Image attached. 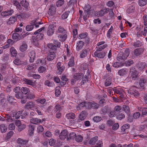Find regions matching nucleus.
<instances>
[{
    "mask_svg": "<svg viewBox=\"0 0 147 147\" xmlns=\"http://www.w3.org/2000/svg\"><path fill=\"white\" fill-rule=\"evenodd\" d=\"M129 53L128 50H126L124 52H120L117 55V60L119 61H122L126 59L129 56Z\"/></svg>",
    "mask_w": 147,
    "mask_h": 147,
    "instance_id": "nucleus-1",
    "label": "nucleus"
},
{
    "mask_svg": "<svg viewBox=\"0 0 147 147\" xmlns=\"http://www.w3.org/2000/svg\"><path fill=\"white\" fill-rule=\"evenodd\" d=\"M136 88L137 89L135 86H133L128 91V94L130 95H134L136 97L138 96L139 94L136 89Z\"/></svg>",
    "mask_w": 147,
    "mask_h": 147,
    "instance_id": "nucleus-5",
    "label": "nucleus"
},
{
    "mask_svg": "<svg viewBox=\"0 0 147 147\" xmlns=\"http://www.w3.org/2000/svg\"><path fill=\"white\" fill-rule=\"evenodd\" d=\"M105 43V42L102 41L99 42L97 44V45L98 46V51H101L107 47V44H104Z\"/></svg>",
    "mask_w": 147,
    "mask_h": 147,
    "instance_id": "nucleus-13",
    "label": "nucleus"
},
{
    "mask_svg": "<svg viewBox=\"0 0 147 147\" xmlns=\"http://www.w3.org/2000/svg\"><path fill=\"white\" fill-rule=\"evenodd\" d=\"M113 90L115 93L118 94L120 95L121 98H123L124 97V94L125 93L123 89L121 88H114Z\"/></svg>",
    "mask_w": 147,
    "mask_h": 147,
    "instance_id": "nucleus-6",
    "label": "nucleus"
},
{
    "mask_svg": "<svg viewBox=\"0 0 147 147\" xmlns=\"http://www.w3.org/2000/svg\"><path fill=\"white\" fill-rule=\"evenodd\" d=\"M94 54L95 57H97L99 59H101L104 57L106 55V53L105 52H99L96 51L94 53Z\"/></svg>",
    "mask_w": 147,
    "mask_h": 147,
    "instance_id": "nucleus-19",
    "label": "nucleus"
},
{
    "mask_svg": "<svg viewBox=\"0 0 147 147\" xmlns=\"http://www.w3.org/2000/svg\"><path fill=\"white\" fill-rule=\"evenodd\" d=\"M68 64V66L69 67H72L75 64L74 60V57L70 58Z\"/></svg>",
    "mask_w": 147,
    "mask_h": 147,
    "instance_id": "nucleus-49",
    "label": "nucleus"
},
{
    "mask_svg": "<svg viewBox=\"0 0 147 147\" xmlns=\"http://www.w3.org/2000/svg\"><path fill=\"white\" fill-rule=\"evenodd\" d=\"M55 57V54L54 52H50L47 57V59L49 61L53 60Z\"/></svg>",
    "mask_w": 147,
    "mask_h": 147,
    "instance_id": "nucleus-25",
    "label": "nucleus"
},
{
    "mask_svg": "<svg viewBox=\"0 0 147 147\" xmlns=\"http://www.w3.org/2000/svg\"><path fill=\"white\" fill-rule=\"evenodd\" d=\"M57 32L59 34H65L66 33V31L63 27L60 26L59 27Z\"/></svg>",
    "mask_w": 147,
    "mask_h": 147,
    "instance_id": "nucleus-33",
    "label": "nucleus"
},
{
    "mask_svg": "<svg viewBox=\"0 0 147 147\" xmlns=\"http://www.w3.org/2000/svg\"><path fill=\"white\" fill-rule=\"evenodd\" d=\"M146 83V80L144 79H142L140 81L139 85L142 88H143L145 83Z\"/></svg>",
    "mask_w": 147,
    "mask_h": 147,
    "instance_id": "nucleus-64",
    "label": "nucleus"
},
{
    "mask_svg": "<svg viewBox=\"0 0 147 147\" xmlns=\"http://www.w3.org/2000/svg\"><path fill=\"white\" fill-rule=\"evenodd\" d=\"M142 45V43L140 41H137L134 43L133 45L135 47H140Z\"/></svg>",
    "mask_w": 147,
    "mask_h": 147,
    "instance_id": "nucleus-62",
    "label": "nucleus"
},
{
    "mask_svg": "<svg viewBox=\"0 0 147 147\" xmlns=\"http://www.w3.org/2000/svg\"><path fill=\"white\" fill-rule=\"evenodd\" d=\"M56 12V9L55 6L53 5H51L48 11V14L49 15L52 16L55 14Z\"/></svg>",
    "mask_w": 147,
    "mask_h": 147,
    "instance_id": "nucleus-22",
    "label": "nucleus"
},
{
    "mask_svg": "<svg viewBox=\"0 0 147 147\" xmlns=\"http://www.w3.org/2000/svg\"><path fill=\"white\" fill-rule=\"evenodd\" d=\"M76 140L78 142H81L83 140V137L80 135L76 136L75 138Z\"/></svg>",
    "mask_w": 147,
    "mask_h": 147,
    "instance_id": "nucleus-55",
    "label": "nucleus"
},
{
    "mask_svg": "<svg viewBox=\"0 0 147 147\" xmlns=\"http://www.w3.org/2000/svg\"><path fill=\"white\" fill-rule=\"evenodd\" d=\"M98 138L97 136H95L89 140V143L91 145H94L96 142L98 140Z\"/></svg>",
    "mask_w": 147,
    "mask_h": 147,
    "instance_id": "nucleus-30",
    "label": "nucleus"
},
{
    "mask_svg": "<svg viewBox=\"0 0 147 147\" xmlns=\"http://www.w3.org/2000/svg\"><path fill=\"white\" fill-rule=\"evenodd\" d=\"M57 74L59 75H60L65 69V67L62 65L61 63L60 62H58L57 64Z\"/></svg>",
    "mask_w": 147,
    "mask_h": 147,
    "instance_id": "nucleus-9",
    "label": "nucleus"
},
{
    "mask_svg": "<svg viewBox=\"0 0 147 147\" xmlns=\"http://www.w3.org/2000/svg\"><path fill=\"white\" fill-rule=\"evenodd\" d=\"M68 132L66 130H63L59 136V139L62 140L65 139L68 135Z\"/></svg>",
    "mask_w": 147,
    "mask_h": 147,
    "instance_id": "nucleus-18",
    "label": "nucleus"
},
{
    "mask_svg": "<svg viewBox=\"0 0 147 147\" xmlns=\"http://www.w3.org/2000/svg\"><path fill=\"white\" fill-rule=\"evenodd\" d=\"M45 29V27H43L35 32L34 33V34L35 35L37 34V35L34 38H36L38 40H40L42 39L43 37L44 34L41 32L44 30Z\"/></svg>",
    "mask_w": 147,
    "mask_h": 147,
    "instance_id": "nucleus-2",
    "label": "nucleus"
},
{
    "mask_svg": "<svg viewBox=\"0 0 147 147\" xmlns=\"http://www.w3.org/2000/svg\"><path fill=\"white\" fill-rule=\"evenodd\" d=\"M12 2L13 4L17 8H18L20 10H22V7L18 1L16 0H13Z\"/></svg>",
    "mask_w": 147,
    "mask_h": 147,
    "instance_id": "nucleus-37",
    "label": "nucleus"
},
{
    "mask_svg": "<svg viewBox=\"0 0 147 147\" xmlns=\"http://www.w3.org/2000/svg\"><path fill=\"white\" fill-rule=\"evenodd\" d=\"M12 38L13 39L18 40L20 39L21 37L19 34L15 33L13 34Z\"/></svg>",
    "mask_w": 147,
    "mask_h": 147,
    "instance_id": "nucleus-44",
    "label": "nucleus"
},
{
    "mask_svg": "<svg viewBox=\"0 0 147 147\" xmlns=\"http://www.w3.org/2000/svg\"><path fill=\"white\" fill-rule=\"evenodd\" d=\"M40 40H38L36 38H34L33 39V43L34 45L36 47H38L39 45V41Z\"/></svg>",
    "mask_w": 147,
    "mask_h": 147,
    "instance_id": "nucleus-54",
    "label": "nucleus"
},
{
    "mask_svg": "<svg viewBox=\"0 0 147 147\" xmlns=\"http://www.w3.org/2000/svg\"><path fill=\"white\" fill-rule=\"evenodd\" d=\"M87 112L85 111H83L80 114L79 119L77 120L78 122H80L81 121L84 120L86 117Z\"/></svg>",
    "mask_w": 147,
    "mask_h": 147,
    "instance_id": "nucleus-10",
    "label": "nucleus"
},
{
    "mask_svg": "<svg viewBox=\"0 0 147 147\" xmlns=\"http://www.w3.org/2000/svg\"><path fill=\"white\" fill-rule=\"evenodd\" d=\"M28 46L27 43L25 42H23L20 45L19 49L21 52L25 51L27 49Z\"/></svg>",
    "mask_w": 147,
    "mask_h": 147,
    "instance_id": "nucleus-15",
    "label": "nucleus"
},
{
    "mask_svg": "<svg viewBox=\"0 0 147 147\" xmlns=\"http://www.w3.org/2000/svg\"><path fill=\"white\" fill-rule=\"evenodd\" d=\"M25 107L28 109L33 110L35 108V104L32 102H29L26 104Z\"/></svg>",
    "mask_w": 147,
    "mask_h": 147,
    "instance_id": "nucleus-14",
    "label": "nucleus"
},
{
    "mask_svg": "<svg viewBox=\"0 0 147 147\" xmlns=\"http://www.w3.org/2000/svg\"><path fill=\"white\" fill-rule=\"evenodd\" d=\"M113 65L114 67L118 68L123 66V64L120 62H116L113 63Z\"/></svg>",
    "mask_w": 147,
    "mask_h": 147,
    "instance_id": "nucleus-46",
    "label": "nucleus"
},
{
    "mask_svg": "<svg viewBox=\"0 0 147 147\" xmlns=\"http://www.w3.org/2000/svg\"><path fill=\"white\" fill-rule=\"evenodd\" d=\"M84 42L81 40H79L77 42L76 45V50L79 51L81 49L84 45Z\"/></svg>",
    "mask_w": 147,
    "mask_h": 147,
    "instance_id": "nucleus-20",
    "label": "nucleus"
},
{
    "mask_svg": "<svg viewBox=\"0 0 147 147\" xmlns=\"http://www.w3.org/2000/svg\"><path fill=\"white\" fill-rule=\"evenodd\" d=\"M134 63L133 61L132 60H129L126 61L125 62V65L127 66H129Z\"/></svg>",
    "mask_w": 147,
    "mask_h": 147,
    "instance_id": "nucleus-57",
    "label": "nucleus"
},
{
    "mask_svg": "<svg viewBox=\"0 0 147 147\" xmlns=\"http://www.w3.org/2000/svg\"><path fill=\"white\" fill-rule=\"evenodd\" d=\"M146 2L145 0H139V5L141 6H143L146 4Z\"/></svg>",
    "mask_w": 147,
    "mask_h": 147,
    "instance_id": "nucleus-58",
    "label": "nucleus"
},
{
    "mask_svg": "<svg viewBox=\"0 0 147 147\" xmlns=\"http://www.w3.org/2000/svg\"><path fill=\"white\" fill-rule=\"evenodd\" d=\"M34 126L31 125H29V134L30 136H32L34 134Z\"/></svg>",
    "mask_w": 147,
    "mask_h": 147,
    "instance_id": "nucleus-36",
    "label": "nucleus"
},
{
    "mask_svg": "<svg viewBox=\"0 0 147 147\" xmlns=\"http://www.w3.org/2000/svg\"><path fill=\"white\" fill-rule=\"evenodd\" d=\"M125 115L122 113L119 112L117 114V119L119 120H121L125 118Z\"/></svg>",
    "mask_w": 147,
    "mask_h": 147,
    "instance_id": "nucleus-38",
    "label": "nucleus"
},
{
    "mask_svg": "<svg viewBox=\"0 0 147 147\" xmlns=\"http://www.w3.org/2000/svg\"><path fill=\"white\" fill-rule=\"evenodd\" d=\"M138 69L140 71L143 70L147 67L146 63L144 62H139L137 65Z\"/></svg>",
    "mask_w": 147,
    "mask_h": 147,
    "instance_id": "nucleus-23",
    "label": "nucleus"
},
{
    "mask_svg": "<svg viewBox=\"0 0 147 147\" xmlns=\"http://www.w3.org/2000/svg\"><path fill=\"white\" fill-rule=\"evenodd\" d=\"M28 141L26 140H24L21 138H19L17 141V142L21 145H24L27 143Z\"/></svg>",
    "mask_w": 147,
    "mask_h": 147,
    "instance_id": "nucleus-34",
    "label": "nucleus"
},
{
    "mask_svg": "<svg viewBox=\"0 0 147 147\" xmlns=\"http://www.w3.org/2000/svg\"><path fill=\"white\" fill-rule=\"evenodd\" d=\"M21 92L24 94H26L30 92V90L26 87H22L21 89Z\"/></svg>",
    "mask_w": 147,
    "mask_h": 147,
    "instance_id": "nucleus-39",
    "label": "nucleus"
},
{
    "mask_svg": "<svg viewBox=\"0 0 147 147\" xmlns=\"http://www.w3.org/2000/svg\"><path fill=\"white\" fill-rule=\"evenodd\" d=\"M129 125L128 124L124 125L121 127V132L125 131L126 129L129 128Z\"/></svg>",
    "mask_w": 147,
    "mask_h": 147,
    "instance_id": "nucleus-48",
    "label": "nucleus"
},
{
    "mask_svg": "<svg viewBox=\"0 0 147 147\" xmlns=\"http://www.w3.org/2000/svg\"><path fill=\"white\" fill-rule=\"evenodd\" d=\"M130 74L133 80H135L137 78L138 72L136 70H133L130 71Z\"/></svg>",
    "mask_w": 147,
    "mask_h": 147,
    "instance_id": "nucleus-29",
    "label": "nucleus"
},
{
    "mask_svg": "<svg viewBox=\"0 0 147 147\" xmlns=\"http://www.w3.org/2000/svg\"><path fill=\"white\" fill-rule=\"evenodd\" d=\"M84 9L85 11L84 12H89V11L90 9V6L89 4H86L84 7Z\"/></svg>",
    "mask_w": 147,
    "mask_h": 147,
    "instance_id": "nucleus-59",
    "label": "nucleus"
},
{
    "mask_svg": "<svg viewBox=\"0 0 147 147\" xmlns=\"http://www.w3.org/2000/svg\"><path fill=\"white\" fill-rule=\"evenodd\" d=\"M66 117L68 119H74L75 118V115L73 113H69L67 114Z\"/></svg>",
    "mask_w": 147,
    "mask_h": 147,
    "instance_id": "nucleus-35",
    "label": "nucleus"
},
{
    "mask_svg": "<svg viewBox=\"0 0 147 147\" xmlns=\"http://www.w3.org/2000/svg\"><path fill=\"white\" fill-rule=\"evenodd\" d=\"M17 21L16 18L14 16L10 17L7 22V24L9 25L13 24Z\"/></svg>",
    "mask_w": 147,
    "mask_h": 147,
    "instance_id": "nucleus-26",
    "label": "nucleus"
},
{
    "mask_svg": "<svg viewBox=\"0 0 147 147\" xmlns=\"http://www.w3.org/2000/svg\"><path fill=\"white\" fill-rule=\"evenodd\" d=\"M20 4L26 8H27L29 5L28 2L25 0H23L21 1Z\"/></svg>",
    "mask_w": 147,
    "mask_h": 147,
    "instance_id": "nucleus-45",
    "label": "nucleus"
},
{
    "mask_svg": "<svg viewBox=\"0 0 147 147\" xmlns=\"http://www.w3.org/2000/svg\"><path fill=\"white\" fill-rule=\"evenodd\" d=\"M55 26L54 24H51L48 26L47 31V34L48 36H51L54 34L55 31Z\"/></svg>",
    "mask_w": 147,
    "mask_h": 147,
    "instance_id": "nucleus-8",
    "label": "nucleus"
},
{
    "mask_svg": "<svg viewBox=\"0 0 147 147\" xmlns=\"http://www.w3.org/2000/svg\"><path fill=\"white\" fill-rule=\"evenodd\" d=\"M67 37V35L66 34H65L63 35H59L58 36V38L59 40L61 41H64Z\"/></svg>",
    "mask_w": 147,
    "mask_h": 147,
    "instance_id": "nucleus-50",
    "label": "nucleus"
},
{
    "mask_svg": "<svg viewBox=\"0 0 147 147\" xmlns=\"http://www.w3.org/2000/svg\"><path fill=\"white\" fill-rule=\"evenodd\" d=\"M135 7L133 6H131L128 8L127 11L128 13H130L133 12L134 11Z\"/></svg>",
    "mask_w": 147,
    "mask_h": 147,
    "instance_id": "nucleus-51",
    "label": "nucleus"
},
{
    "mask_svg": "<svg viewBox=\"0 0 147 147\" xmlns=\"http://www.w3.org/2000/svg\"><path fill=\"white\" fill-rule=\"evenodd\" d=\"M45 85L49 87H53L54 84L52 82H51L50 81L47 80L44 83Z\"/></svg>",
    "mask_w": 147,
    "mask_h": 147,
    "instance_id": "nucleus-52",
    "label": "nucleus"
},
{
    "mask_svg": "<svg viewBox=\"0 0 147 147\" xmlns=\"http://www.w3.org/2000/svg\"><path fill=\"white\" fill-rule=\"evenodd\" d=\"M0 128L2 133L6 132L7 129V127L4 124H2L0 125Z\"/></svg>",
    "mask_w": 147,
    "mask_h": 147,
    "instance_id": "nucleus-41",
    "label": "nucleus"
},
{
    "mask_svg": "<svg viewBox=\"0 0 147 147\" xmlns=\"http://www.w3.org/2000/svg\"><path fill=\"white\" fill-rule=\"evenodd\" d=\"M13 9H10L9 10L2 12L0 15V18L2 16L3 17H5L7 16L11 15L13 13Z\"/></svg>",
    "mask_w": 147,
    "mask_h": 147,
    "instance_id": "nucleus-11",
    "label": "nucleus"
},
{
    "mask_svg": "<svg viewBox=\"0 0 147 147\" xmlns=\"http://www.w3.org/2000/svg\"><path fill=\"white\" fill-rule=\"evenodd\" d=\"M123 110L127 114H129L130 113V110L128 106L126 105H123Z\"/></svg>",
    "mask_w": 147,
    "mask_h": 147,
    "instance_id": "nucleus-47",
    "label": "nucleus"
},
{
    "mask_svg": "<svg viewBox=\"0 0 147 147\" xmlns=\"http://www.w3.org/2000/svg\"><path fill=\"white\" fill-rule=\"evenodd\" d=\"M46 70V68L42 66H40L38 69V71L40 73H42Z\"/></svg>",
    "mask_w": 147,
    "mask_h": 147,
    "instance_id": "nucleus-61",
    "label": "nucleus"
},
{
    "mask_svg": "<svg viewBox=\"0 0 147 147\" xmlns=\"http://www.w3.org/2000/svg\"><path fill=\"white\" fill-rule=\"evenodd\" d=\"M92 102L85 101L81 103L80 106L84 107L88 109H91Z\"/></svg>",
    "mask_w": 147,
    "mask_h": 147,
    "instance_id": "nucleus-16",
    "label": "nucleus"
},
{
    "mask_svg": "<svg viewBox=\"0 0 147 147\" xmlns=\"http://www.w3.org/2000/svg\"><path fill=\"white\" fill-rule=\"evenodd\" d=\"M121 109L122 107H121L119 105H117L115 107L114 111L117 113V112H120V111H121Z\"/></svg>",
    "mask_w": 147,
    "mask_h": 147,
    "instance_id": "nucleus-63",
    "label": "nucleus"
},
{
    "mask_svg": "<svg viewBox=\"0 0 147 147\" xmlns=\"http://www.w3.org/2000/svg\"><path fill=\"white\" fill-rule=\"evenodd\" d=\"M28 55L30 57V62H33L36 57L35 52L34 51L32 50L28 53Z\"/></svg>",
    "mask_w": 147,
    "mask_h": 147,
    "instance_id": "nucleus-21",
    "label": "nucleus"
},
{
    "mask_svg": "<svg viewBox=\"0 0 147 147\" xmlns=\"http://www.w3.org/2000/svg\"><path fill=\"white\" fill-rule=\"evenodd\" d=\"M99 106V105L97 103H96L94 102H92L91 109H97L98 108Z\"/></svg>",
    "mask_w": 147,
    "mask_h": 147,
    "instance_id": "nucleus-43",
    "label": "nucleus"
},
{
    "mask_svg": "<svg viewBox=\"0 0 147 147\" xmlns=\"http://www.w3.org/2000/svg\"><path fill=\"white\" fill-rule=\"evenodd\" d=\"M34 24H30L27 25L26 27V29L27 31L32 30L34 28Z\"/></svg>",
    "mask_w": 147,
    "mask_h": 147,
    "instance_id": "nucleus-53",
    "label": "nucleus"
},
{
    "mask_svg": "<svg viewBox=\"0 0 147 147\" xmlns=\"http://www.w3.org/2000/svg\"><path fill=\"white\" fill-rule=\"evenodd\" d=\"M23 81L25 83L27 84L34 86H35V83L32 80H29L26 78L23 79Z\"/></svg>",
    "mask_w": 147,
    "mask_h": 147,
    "instance_id": "nucleus-31",
    "label": "nucleus"
},
{
    "mask_svg": "<svg viewBox=\"0 0 147 147\" xmlns=\"http://www.w3.org/2000/svg\"><path fill=\"white\" fill-rule=\"evenodd\" d=\"M61 43L60 42L56 41L54 44H49L48 45V47L51 50L55 51L57 47L59 48L60 47Z\"/></svg>",
    "mask_w": 147,
    "mask_h": 147,
    "instance_id": "nucleus-4",
    "label": "nucleus"
},
{
    "mask_svg": "<svg viewBox=\"0 0 147 147\" xmlns=\"http://www.w3.org/2000/svg\"><path fill=\"white\" fill-rule=\"evenodd\" d=\"M69 13V11H67L64 13L62 16V18L63 19H66L68 17Z\"/></svg>",
    "mask_w": 147,
    "mask_h": 147,
    "instance_id": "nucleus-60",
    "label": "nucleus"
},
{
    "mask_svg": "<svg viewBox=\"0 0 147 147\" xmlns=\"http://www.w3.org/2000/svg\"><path fill=\"white\" fill-rule=\"evenodd\" d=\"M67 54L66 55L67 56V58H70L73 57L72 54V51L70 50H69L68 46H67Z\"/></svg>",
    "mask_w": 147,
    "mask_h": 147,
    "instance_id": "nucleus-42",
    "label": "nucleus"
},
{
    "mask_svg": "<svg viewBox=\"0 0 147 147\" xmlns=\"http://www.w3.org/2000/svg\"><path fill=\"white\" fill-rule=\"evenodd\" d=\"M112 83V77H109L105 81V85L106 86H109Z\"/></svg>",
    "mask_w": 147,
    "mask_h": 147,
    "instance_id": "nucleus-32",
    "label": "nucleus"
},
{
    "mask_svg": "<svg viewBox=\"0 0 147 147\" xmlns=\"http://www.w3.org/2000/svg\"><path fill=\"white\" fill-rule=\"evenodd\" d=\"M127 73V71L125 68H123L119 70L118 72V74L120 76H123L126 75Z\"/></svg>",
    "mask_w": 147,
    "mask_h": 147,
    "instance_id": "nucleus-27",
    "label": "nucleus"
},
{
    "mask_svg": "<svg viewBox=\"0 0 147 147\" xmlns=\"http://www.w3.org/2000/svg\"><path fill=\"white\" fill-rule=\"evenodd\" d=\"M10 51L12 56L15 57L17 55V51L13 47L11 48L10 49Z\"/></svg>",
    "mask_w": 147,
    "mask_h": 147,
    "instance_id": "nucleus-40",
    "label": "nucleus"
},
{
    "mask_svg": "<svg viewBox=\"0 0 147 147\" xmlns=\"http://www.w3.org/2000/svg\"><path fill=\"white\" fill-rule=\"evenodd\" d=\"M84 76V74H83L76 73L74 75V78L77 80H80L82 79Z\"/></svg>",
    "mask_w": 147,
    "mask_h": 147,
    "instance_id": "nucleus-28",
    "label": "nucleus"
},
{
    "mask_svg": "<svg viewBox=\"0 0 147 147\" xmlns=\"http://www.w3.org/2000/svg\"><path fill=\"white\" fill-rule=\"evenodd\" d=\"M138 109L139 111H141L142 114L141 117H144V115L147 114V107H138Z\"/></svg>",
    "mask_w": 147,
    "mask_h": 147,
    "instance_id": "nucleus-24",
    "label": "nucleus"
},
{
    "mask_svg": "<svg viewBox=\"0 0 147 147\" xmlns=\"http://www.w3.org/2000/svg\"><path fill=\"white\" fill-rule=\"evenodd\" d=\"M15 64L17 65H20L23 63V62L21 61L18 59H16L13 61Z\"/></svg>",
    "mask_w": 147,
    "mask_h": 147,
    "instance_id": "nucleus-56",
    "label": "nucleus"
},
{
    "mask_svg": "<svg viewBox=\"0 0 147 147\" xmlns=\"http://www.w3.org/2000/svg\"><path fill=\"white\" fill-rule=\"evenodd\" d=\"M44 121V120L43 119L41 120L40 119L37 118H32L30 119V123L35 124L42 123Z\"/></svg>",
    "mask_w": 147,
    "mask_h": 147,
    "instance_id": "nucleus-12",
    "label": "nucleus"
},
{
    "mask_svg": "<svg viewBox=\"0 0 147 147\" xmlns=\"http://www.w3.org/2000/svg\"><path fill=\"white\" fill-rule=\"evenodd\" d=\"M140 28L137 29L138 32L136 34L137 37H140L142 36V34L144 36H146L147 35V26H144V30H141Z\"/></svg>",
    "mask_w": 147,
    "mask_h": 147,
    "instance_id": "nucleus-3",
    "label": "nucleus"
},
{
    "mask_svg": "<svg viewBox=\"0 0 147 147\" xmlns=\"http://www.w3.org/2000/svg\"><path fill=\"white\" fill-rule=\"evenodd\" d=\"M90 51V49L88 48H86L83 49L80 53V57L83 58L86 57L89 54Z\"/></svg>",
    "mask_w": 147,
    "mask_h": 147,
    "instance_id": "nucleus-7",
    "label": "nucleus"
},
{
    "mask_svg": "<svg viewBox=\"0 0 147 147\" xmlns=\"http://www.w3.org/2000/svg\"><path fill=\"white\" fill-rule=\"evenodd\" d=\"M144 51V50L143 48H139L136 49L134 50V55L135 57H138L142 54Z\"/></svg>",
    "mask_w": 147,
    "mask_h": 147,
    "instance_id": "nucleus-17",
    "label": "nucleus"
}]
</instances>
